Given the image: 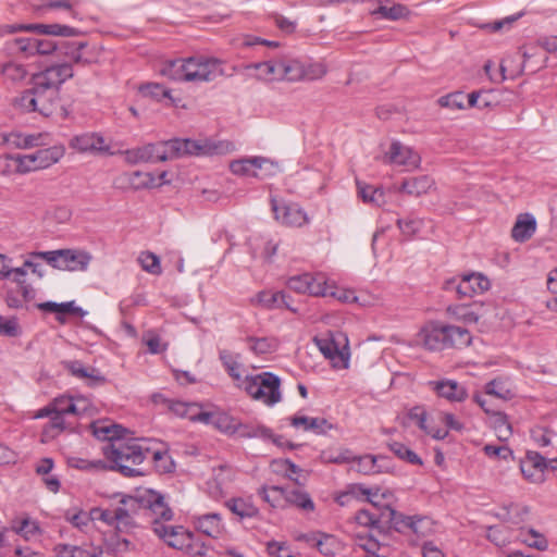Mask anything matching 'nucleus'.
Listing matches in <instances>:
<instances>
[{
  "label": "nucleus",
  "instance_id": "obj_59",
  "mask_svg": "<svg viewBox=\"0 0 557 557\" xmlns=\"http://www.w3.org/2000/svg\"><path fill=\"white\" fill-rule=\"evenodd\" d=\"M8 48L26 57L35 55V38L18 37L8 44Z\"/></svg>",
  "mask_w": 557,
  "mask_h": 557
},
{
  "label": "nucleus",
  "instance_id": "obj_51",
  "mask_svg": "<svg viewBox=\"0 0 557 557\" xmlns=\"http://www.w3.org/2000/svg\"><path fill=\"white\" fill-rule=\"evenodd\" d=\"M249 245L253 248V256H257L259 248L262 247V251L260 253L268 260L275 255L276 248L278 246L277 243L273 242L267 236L253 237L250 239Z\"/></svg>",
  "mask_w": 557,
  "mask_h": 557
},
{
  "label": "nucleus",
  "instance_id": "obj_1",
  "mask_svg": "<svg viewBox=\"0 0 557 557\" xmlns=\"http://www.w3.org/2000/svg\"><path fill=\"white\" fill-rule=\"evenodd\" d=\"M91 429L98 440L108 442L102 447V453L110 462V470L117 471L126 478L144 475L136 466L140 465L149 454L146 440L125 437V429L107 420L94 422Z\"/></svg>",
  "mask_w": 557,
  "mask_h": 557
},
{
  "label": "nucleus",
  "instance_id": "obj_47",
  "mask_svg": "<svg viewBox=\"0 0 557 557\" xmlns=\"http://www.w3.org/2000/svg\"><path fill=\"white\" fill-rule=\"evenodd\" d=\"M107 552L114 555H122L134 549V544L119 533L114 532L104 541Z\"/></svg>",
  "mask_w": 557,
  "mask_h": 557
},
{
  "label": "nucleus",
  "instance_id": "obj_11",
  "mask_svg": "<svg viewBox=\"0 0 557 557\" xmlns=\"http://www.w3.org/2000/svg\"><path fill=\"white\" fill-rule=\"evenodd\" d=\"M491 282L480 272L463 274L460 278H451L446 282L447 290H456L460 298L473 297L488 290Z\"/></svg>",
  "mask_w": 557,
  "mask_h": 557
},
{
  "label": "nucleus",
  "instance_id": "obj_27",
  "mask_svg": "<svg viewBox=\"0 0 557 557\" xmlns=\"http://www.w3.org/2000/svg\"><path fill=\"white\" fill-rule=\"evenodd\" d=\"M246 71L264 82L282 81L280 60H267L263 62L246 64Z\"/></svg>",
  "mask_w": 557,
  "mask_h": 557
},
{
  "label": "nucleus",
  "instance_id": "obj_64",
  "mask_svg": "<svg viewBox=\"0 0 557 557\" xmlns=\"http://www.w3.org/2000/svg\"><path fill=\"white\" fill-rule=\"evenodd\" d=\"M465 96L460 91L451 92L443 96L438 99V104L443 108H449L451 110L465 109Z\"/></svg>",
  "mask_w": 557,
  "mask_h": 557
},
{
  "label": "nucleus",
  "instance_id": "obj_57",
  "mask_svg": "<svg viewBox=\"0 0 557 557\" xmlns=\"http://www.w3.org/2000/svg\"><path fill=\"white\" fill-rule=\"evenodd\" d=\"M1 74L5 79H9L13 83H17L26 78L27 70L23 64L8 62L2 65Z\"/></svg>",
  "mask_w": 557,
  "mask_h": 557
},
{
  "label": "nucleus",
  "instance_id": "obj_62",
  "mask_svg": "<svg viewBox=\"0 0 557 557\" xmlns=\"http://www.w3.org/2000/svg\"><path fill=\"white\" fill-rule=\"evenodd\" d=\"M139 90L144 97H149L156 100L170 98V90L157 83L146 84L141 86Z\"/></svg>",
  "mask_w": 557,
  "mask_h": 557
},
{
  "label": "nucleus",
  "instance_id": "obj_22",
  "mask_svg": "<svg viewBox=\"0 0 557 557\" xmlns=\"http://www.w3.org/2000/svg\"><path fill=\"white\" fill-rule=\"evenodd\" d=\"M246 437H259L262 438L263 441H270L283 451L294 450L300 446L299 444L290 442L283 435L273 433L271 429L261 424H258L256 426L246 425Z\"/></svg>",
  "mask_w": 557,
  "mask_h": 557
},
{
  "label": "nucleus",
  "instance_id": "obj_7",
  "mask_svg": "<svg viewBox=\"0 0 557 557\" xmlns=\"http://www.w3.org/2000/svg\"><path fill=\"white\" fill-rule=\"evenodd\" d=\"M282 81H315L326 74V67L320 62H310L297 58L280 59Z\"/></svg>",
  "mask_w": 557,
  "mask_h": 557
},
{
  "label": "nucleus",
  "instance_id": "obj_9",
  "mask_svg": "<svg viewBox=\"0 0 557 557\" xmlns=\"http://www.w3.org/2000/svg\"><path fill=\"white\" fill-rule=\"evenodd\" d=\"M73 77V69L67 62L55 63L46 70L32 76V90L38 91H60L61 85Z\"/></svg>",
  "mask_w": 557,
  "mask_h": 557
},
{
  "label": "nucleus",
  "instance_id": "obj_8",
  "mask_svg": "<svg viewBox=\"0 0 557 557\" xmlns=\"http://www.w3.org/2000/svg\"><path fill=\"white\" fill-rule=\"evenodd\" d=\"M34 256L42 258L51 267L62 271H85L91 260L88 252L74 249L40 251Z\"/></svg>",
  "mask_w": 557,
  "mask_h": 557
},
{
  "label": "nucleus",
  "instance_id": "obj_12",
  "mask_svg": "<svg viewBox=\"0 0 557 557\" xmlns=\"http://www.w3.org/2000/svg\"><path fill=\"white\" fill-rule=\"evenodd\" d=\"M64 146L55 145L36 150L29 154H21L24 174L50 168L58 163L64 157Z\"/></svg>",
  "mask_w": 557,
  "mask_h": 557
},
{
  "label": "nucleus",
  "instance_id": "obj_48",
  "mask_svg": "<svg viewBox=\"0 0 557 557\" xmlns=\"http://www.w3.org/2000/svg\"><path fill=\"white\" fill-rule=\"evenodd\" d=\"M21 154L0 156V175L11 176L14 174H24Z\"/></svg>",
  "mask_w": 557,
  "mask_h": 557
},
{
  "label": "nucleus",
  "instance_id": "obj_29",
  "mask_svg": "<svg viewBox=\"0 0 557 557\" xmlns=\"http://www.w3.org/2000/svg\"><path fill=\"white\" fill-rule=\"evenodd\" d=\"M536 232V219L531 213H521L511 230V237L517 243H524Z\"/></svg>",
  "mask_w": 557,
  "mask_h": 557
},
{
  "label": "nucleus",
  "instance_id": "obj_58",
  "mask_svg": "<svg viewBox=\"0 0 557 557\" xmlns=\"http://www.w3.org/2000/svg\"><path fill=\"white\" fill-rule=\"evenodd\" d=\"M239 358V355L234 356L228 350H222L220 352V359L223 362V366L227 370L228 374L237 382V385L240 386V373H239V364L236 359Z\"/></svg>",
  "mask_w": 557,
  "mask_h": 557
},
{
  "label": "nucleus",
  "instance_id": "obj_32",
  "mask_svg": "<svg viewBox=\"0 0 557 557\" xmlns=\"http://www.w3.org/2000/svg\"><path fill=\"white\" fill-rule=\"evenodd\" d=\"M285 506H293L302 512H313L314 502L310 494L301 488H287L285 493Z\"/></svg>",
  "mask_w": 557,
  "mask_h": 557
},
{
  "label": "nucleus",
  "instance_id": "obj_4",
  "mask_svg": "<svg viewBox=\"0 0 557 557\" xmlns=\"http://www.w3.org/2000/svg\"><path fill=\"white\" fill-rule=\"evenodd\" d=\"M418 338L426 349L433 351L447 348L460 349L468 347L472 342V336L467 329L438 321L425 324L419 332Z\"/></svg>",
  "mask_w": 557,
  "mask_h": 557
},
{
  "label": "nucleus",
  "instance_id": "obj_10",
  "mask_svg": "<svg viewBox=\"0 0 557 557\" xmlns=\"http://www.w3.org/2000/svg\"><path fill=\"white\" fill-rule=\"evenodd\" d=\"M270 203L274 219L286 227L299 228L310 223L306 210L296 202L276 199L271 196Z\"/></svg>",
  "mask_w": 557,
  "mask_h": 557
},
{
  "label": "nucleus",
  "instance_id": "obj_20",
  "mask_svg": "<svg viewBox=\"0 0 557 557\" xmlns=\"http://www.w3.org/2000/svg\"><path fill=\"white\" fill-rule=\"evenodd\" d=\"M388 162L393 165L404 166L407 170L417 169L420 165L421 158L411 147L403 145L399 141H393L386 153Z\"/></svg>",
  "mask_w": 557,
  "mask_h": 557
},
{
  "label": "nucleus",
  "instance_id": "obj_16",
  "mask_svg": "<svg viewBox=\"0 0 557 557\" xmlns=\"http://www.w3.org/2000/svg\"><path fill=\"white\" fill-rule=\"evenodd\" d=\"M115 530L126 531L135 525L134 517L140 510L138 497L122 496L116 504H112Z\"/></svg>",
  "mask_w": 557,
  "mask_h": 557
},
{
  "label": "nucleus",
  "instance_id": "obj_26",
  "mask_svg": "<svg viewBox=\"0 0 557 557\" xmlns=\"http://www.w3.org/2000/svg\"><path fill=\"white\" fill-rule=\"evenodd\" d=\"M447 312L458 321L466 324H473L485 315V307L481 302L454 305L447 308Z\"/></svg>",
  "mask_w": 557,
  "mask_h": 557
},
{
  "label": "nucleus",
  "instance_id": "obj_33",
  "mask_svg": "<svg viewBox=\"0 0 557 557\" xmlns=\"http://www.w3.org/2000/svg\"><path fill=\"white\" fill-rule=\"evenodd\" d=\"M529 513L530 508L528 506L510 503L508 505H504L500 511L495 516L504 522L517 525L523 523L528 519Z\"/></svg>",
  "mask_w": 557,
  "mask_h": 557
},
{
  "label": "nucleus",
  "instance_id": "obj_31",
  "mask_svg": "<svg viewBox=\"0 0 557 557\" xmlns=\"http://www.w3.org/2000/svg\"><path fill=\"white\" fill-rule=\"evenodd\" d=\"M50 421L42 429V441L48 442L55 438L64 431L74 430V422L69 417L52 413L47 416Z\"/></svg>",
  "mask_w": 557,
  "mask_h": 557
},
{
  "label": "nucleus",
  "instance_id": "obj_38",
  "mask_svg": "<svg viewBox=\"0 0 557 557\" xmlns=\"http://www.w3.org/2000/svg\"><path fill=\"white\" fill-rule=\"evenodd\" d=\"M122 178L135 190L159 187L156 176L150 172L125 173Z\"/></svg>",
  "mask_w": 557,
  "mask_h": 557
},
{
  "label": "nucleus",
  "instance_id": "obj_63",
  "mask_svg": "<svg viewBox=\"0 0 557 557\" xmlns=\"http://www.w3.org/2000/svg\"><path fill=\"white\" fill-rule=\"evenodd\" d=\"M267 550L272 557H299L286 542L271 541L267 545Z\"/></svg>",
  "mask_w": 557,
  "mask_h": 557
},
{
  "label": "nucleus",
  "instance_id": "obj_41",
  "mask_svg": "<svg viewBox=\"0 0 557 557\" xmlns=\"http://www.w3.org/2000/svg\"><path fill=\"white\" fill-rule=\"evenodd\" d=\"M198 530L211 537H219L223 531L221 518L218 513H207L197 519Z\"/></svg>",
  "mask_w": 557,
  "mask_h": 557
},
{
  "label": "nucleus",
  "instance_id": "obj_60",
  "mask_svg": "<svg viewBox=\"0 0 557 557\" xmlns=\"http://www.w3.org/2000/svg\"><path fill=\"white\" fill-rule=\"evenodd\" d=\"M55 313H57V320L60 323L64 324L65 323V318H64L65 313L76 314V315H79L81 318H83L87 314V311H85L81 307H77L75 305V301L72 300V301H66V302H61V304L57 302Z\"/></svg>",
  "mask_w": 557,
  "mask_h": 557
},
{
  "label": "nucleus",
  "instance_id": "obj_34",
  "mask_svg": "<svg viewBox=\"0 0 557 557\" xmlns=\"http://www.w3.org/2000/svg\"><path fill=\"white\" fill-rule=\"evenodd\" d=\"M76 410L72 405V397L61 396L53 401H51L48 406L39 409L35 418H45L46 416H51L52 413L61 414L65 417H72V411Z\"/></svg>",
  "mask_w": 557,
  "mask_h": 557
},
{
  "label": "nucleus",
  "instance_id": "obj_46",
  "mask_svg": "<svg viewBox=\"0 0 557 557\" xmlns=\"http://www.w3.org/2000/svg\"><path fill=\"white\" fill-rule=\"evenodd\" d=\"M201 422L205 424H212L218 430L228 434L234 433L239 425V422L236 421L234 418H231L225 413L215 414L213 412H209V419L207 421Z\"/></svg>",
  "mask_w": 557,
  "mask_h": 557
},
{
  "label": "nucleus",
  "instance_id": "obj_2",
  "mask_svg": "<svg viewBox=\"0 0 557 557\" xmlns=\"http://www.w3.org/2000/svg\"><path fill=\"white\" fill-rule=\"evenodd\" d=\"M231 149L232 145L227 141H213L208 138L172 139L127 149L123 154L127 163L137 164L163 162L183 156L208 157L223 154Z\"/></svg>",
  "mask_w": 557,
  "mask_h": 557
},
{
  "label": "nucleus",
  "instance_id": "obj_43",
  "mask_svg": "<svg viewBox=\"0 0 557 557\" xmlns=\"http://www.w3.org/2000/svg\"><path fill=\"white\" fill-rule=\"evenodd\" d=\"M373 15L388 21H398L407 18L410 14L409 9L400 3L392 5L381 4L373 12Z\"/></svg>",
  "mask_w": 557,
  "mask_h": 557
},
{
  "label": "nucleus",
  "instance_id": "obj_24",
  "mask_svg": "<svg viewBox=\"0 0 557 557\" xmlns=\"http://www.w3.org/2000/svg\"><path fill=\"white\" fill-rule=\"evenodd\" d=\"M278 172L276 163L264 157L246 158V178L267 180Z\"/></svg>",
  "mask_w": 557,
  "mask_h": 557
},
{
  "label": "nucleus",
  "instance_id": "obj_56",
  "mask_svg": "<svg viewBox=\"0 0 557 557\" xmlns=\"http://www.w3.org/2000/svg\"><path fill=\"white\" fill-rule=\"evenodd\" d=\"M344 491L351 500H372V496L379 495V488H369L362 484H349Z\"/></svg>",
  "mask_w": 557,
  "mask_h": 557
},
{
  "label": "nucleus",
  "instance_id": "obj_28",
  "mask_svg": "<svg viewBox=\"0 0 557 557\" xmlns=\"http://www.w3.org/2000/svg\"><path fill=\"white\" fill-rule=\"evenodd\" d=\"M65 369L75 377L85 380L91 387L103 385L107 382L104 375L94 367H85L81 361H69Z\"/></svg>",
  "mask_w": 557,
  "mask_h": 557
},
{
  "label": "nucleus",
  "instance_id": "obj_45",
  "mask_svg": "<svg viewBox=\"0 0 557 557\" xmlns=\"http://www.w3.org/2000/svg\"><path fill=\"white\" fill-rule=\"evenodd\" d=\"M358 195L366 203L382 206L384 203V191L381 188L357 181Z\"/></svg>",
  "mask_w": 557,
  "mask_h": 557
},
{
  "label": "nucleus",
  "instance_id": "obj_53",
  "mask_svg": "<svg viewBox=\"0 0 557 557\" xmlns=\"http://www.w3.org/2000/svg\"><path fill=\"white\" fill-rule=\"evenodd\" d=\"M285 487L281 486H270L264 487L260 491V495L262 498L269 503L272 507L276 508H284L285 507Z\"/></svg>",
  "mask_w": 557,
  "mask_h": 557
},
{
  "label": "nucleus",
  "instance_id": "obj_15",
  "mask_svg": "<svg viewBox=\"0 0 557 557\" xmlns=\"http://www.w3.org/2000/svg\"><path fill=\"white\" fill-rule=\"evenodd\" d=\"M140 509L146 510L147 515L151 519V525L153 527L154 521L162 523L172 520L173 511L164 502V496L156 491L148 490L139 497Z\"/></svg>",
  "mask_w": 557,
  "mask_h": 557
},
{
  "label": "nucleus",
  "instance_id": "obj_39",
  "mask_svg": "<svg viewBox=\"0 0 557 557\" xmlns=\"http://www.w3.org/2000/svg\"><path fill=\"white\" fill-rule=\"evenodd\" d=\"M383 461H385L384 457L368 454L354 458V467L362 474H376L384 471V467L381 465Z\"/></svg>",
  "mask_w": 557,
  "mask_h": 557
},
{
  "label": "nucleus",
  "instance_id": "obj_54",
  "mask_svg": "<svg viewBox=\"0 0 557 557\" xmlns=\"http://www.w3.org/2000/svg\"><path fill=\"white\" fill-rule=\"evenodd\" d=\"M493 426L497 433V437L500 441H507L512 435V428L506 413L495 411L492 414Z\"/></svg>",
  "mask_w": 557,
  "mask_h": 557
},
{
  "label": "nucleus",
  "instance_id": "obj_61",
  "mask_svg": "<svg viewBox=\"0 0 557 557\" xmlns=\"http://www.w3.org/2000/svg\"><path fill=\"white\" fill-rule=\"evenodd\" d=\"M53 550L55 557H89V552L76 545L58 544Z\"/></svg>",
  "mask_w": 557,
  "mask_h": 557
},
{
  "label": "nucleus",
  "instance_id": "obj_30",
  "mask_svg": "<svg viewBox=\"0 0 557 557\" xmlns=\"http://www.w3.org/2000/svg\"><path fill=\"white\" fill-rule=\"evenodd\" d=\"M169 408L176 416L189 419L190 421L200 422L209 419V411H205L201 405L197 403L175 400L170 404Z\"/></svg>",
  "mask_w": 557,
  "mask_h": 557
},
{
  "label": "nucleus",
  "instance_id": "obj_17",
  "mask_svg": "<svg viewBox=\"0 0 557 557\" xmlns=\"http://www.w3.org/2000/svg\"><path fill=\"white\" fill-rule=\"evenodd\" d=\"M290 426L304 432H311L315 435H326L330 431L336 429V425L323 417H308L301 412L286 418Z\"/></svg>",
  "mask_w": 557,
  "mask_h": 557
},
{
  "label": "nucleus",
  "instance_id": "obj_37",
  "mask_svg": "<svg viewBox=\"0 0 557 557\" xmlns=\"http://www.w3.org/2000/svg\"><path fill=\"white\" fill-rule=\"evenodd\" d=\"M529 468H533L536 472H543L547 468V459L537 451L529 450L521 463L523 476L531 482H536V474L529 473Z\"/></svg>",
  "mask_w": 557,
  "mask_h": 557
},
{
  "label": "nucleus",
  "instance_id": "obj_3",
  "mask_svg": "<svg viewBox=\"0 0 557 557\" xmlns=\"http://www.w3.org/2000/svg\"><path fill=\"white\" fill-rule=\"evenodd\" d=\"M161 74L178 82L208 83L223 75L220 60L205 55H193L166 62Z\"/></svg>",
  "mask_w": 557,
  "mask_h": 557
},
{
  "label": "nucleus",
  "instance_id": "obj_18",
  "mask_svg": "<svg viewBox=\"0 0 557 557\" xmlns=\"http://www.w3.org/2000/svg\"><path fill=\"white\" fill-rule=\"evenodd\" d=\"M60 50L57 52V55L66 57V61L70 65L71 62L76 64H91L98 61L96 53L90 51H86L87 42L85 41H65L60 40L59 45Z\"/></svg>",
  "mask_w": 557,
  "mask_h": 557
},
{
  "label": "nucleus",
  "instance_id": "obj_36",
  "mask_svg": "<svg viewBox=\"0 0 557 557\" xmlns=\"http://www.w3.org/2000/svg\"><path fill=\"white\" fill-rule=\"evenodd\" d=\"M26 32H33L41 35L73 37L78 34L74 27L61 24H27Z\"/></svg>",
  "mask_w": 557,
  "mask_h": 557
},
{
  "label": "nucleus",
  "instance_id": "obj_44",
  "mask_svg": "<svg viewBox=\"0 0 557 557\" xmlns=\"http://www.w3.org/2000/svg\"><path fill=\"white\" fill-rule=\"evenodd\" d=\"M521 543L525 544L530 548H534L541 552L548 549V541L541 532L533 528H521L520 529Z\"/></svg>",
  "mask_w": 557,
  "mask_h": 557
},
{
  "label": "nucleus",
  "instance_id": "obj_6",
  "mask_svg": "<svg viewBox=\"0 0 557 557\" xmlns=\"http://www.w3.org/2000/svg\"><path fill=\"white\" fill-rule=\"evenodd\" d=\"M153 533L163 540L170 547L182 550L188 555H203L202 546H199L191 532L184 527L166 525L160 521L153 522Z\"/></svg>",
  "mask_w": 557,
  "mask_h": 557
},
{
  "label": "nucleus",
  "instance_id": "obj_5",
  "mask_svg": "<svg viewBox=\"0 0 557 557\" xmlns=\"http://www.w3.org/2000/svg\"><path fill=\"white\" fill-rule=\"evenodd\" d=\"M280 385L278 376L271 372L246 375V393L270 407L281 401Z\"/></svg>",
  "mask_w": 557,
  "mask_h": 557
},
{
  "label": "nucleus",
  "instance_id": "obj_42",
  "mask_svg": "<svg viewBox=\"0 0 557 557\" xmlns=\"http://www.w3.org/2000/svg\"><path fill=\"white\" fill-rule=\"evenodd\" d=\"M60 91H38L34 92L36 110L45 116H49L53 113V110L58 106Z\"/></svg>",
  "mask_w": 557,
  "mask_h": 557
},
{
  "label": "nucleus",
  "instance_id": "obj_49",
  "mask_svg": "<svg viewBox=\"0 0 557 557\" xmlns=\"http://www.w3.org/2000/svg\"><path fill=\"white\" fill-rule=\"evenodd\" d=\"M246 346H248L249 350L257 356H265L272 354L276 348L275 342L268 337L246 338Z\"/></svg>",
  "mask_w": 557,
  "mask_h": 557
},
{
  "label": "nucleus",
  "instance_id": "obj_55",
  "mask_svg": "<svg viewBox=\"0 0 557 557\" xmlns=\"http://www.w3.org/2000/svg\"><path fill=\"white\" fill-rule=\"evenodd\" d=\"M315 547L322 555L332 557L339 550L341 544L334 535L322 532Z\"/></svg>",
  "mask_w": 557,
  "mask_h": 557
},
{
  "label": "nucleus",
  "instance_id": "obj_40",
  "mask_svg": "<svg viewBox=\"0 0 557 557\" xmlns=\"http://www.w3.org/2000/svg\"><path fill=\"white\" fill-rule=\"evenodd\" d=\"M434 185V181L428 175H421L417 177H410L405 180L401 183V190L412 195L420 196L426 194L432 186Z\"/></svg>",
  "mask_w": 557,
  "mask_h": 557
},
{
  "label": "nucleus",
  "instance_id": "obj_50",
  "mask_svg": "<svg viewBox=\"0 0 557 557\" xmlns=\"http://www.w3.org/2000/svg\"><path fill=\"white\" fill-rule=\"evenodd\" d=\"M388 448L395 456L408 463L418 466L423 463L422 459L413 450L400 442H391Z\"/></svg>",
  "mask_w": 557,
  "mask_h": 557
},
{
  "label": "nucleus",
  "instance_id": "obj_23",
  "mask_svg": "<svg viewBox=\"0 0 557 557\" xmlns=\"http://www.w3.org/2000/svg\"><path fill=\"white\" fill-rule=\"evenodd\" d=\"M70 147L82 153H99L109 151V147L106 145L104 138L96 133H85L73 137L70 141Z\"/></svg>",
  "mask_w": 557,
  "mask_h": 557
},
{
  "label": "nucleus",
  "instance_id": "obj_21",
  "mask_svg": "<svg viewBox=\"0 0 557 557\" xmlns=\"http://www.w3.org/2000/svg\"><path fill=\"white\" fill-rule=\"evenodd\" d=\"M322 355L329 359L336 369H346L349 366V352L346 347L341 348L333 338L317 339Z\"/></svg>",
  "mask_w": 557,
  "mask_h": 557
},
{
  "label": "nucleus",
  "instance_id": "obj_13",
  "mask_svg": "<svg viewBox=\"0 0 557 557\" xmlns=\"http://www.w3.org/2000/svg\"><path fill=\"white\" fill-rule=\"evenodd\" d=\"M389 510L391 521L394 523L398 532H411L417 536H426L433 531V521L428 516H406L387 506Z\"/></svg>",
  "mask_w": 557,
  "mask_h": 557
},
{
  "label": "nucleus",
  "instance_id": "obj_35",
  "mask_svg": "<svg viewBox=\"0 0 557 557\" xmlns=\"http://www.w3.org/2000/svg\"><path fill=\"white\" fill-rule=\"evenodd\" d=\"M484 392L486 395H491L503 400H510L516 396V391L511 382L502 377L487 382L484 386Z\"/></svg>",
  "mask_w": 557,
  "mask_h": 557
},
{
  "label": "nucleus",
  "instance_id": "obj_19",
  "mask_svg": "<svg viewBox=\"0 0 557 557\" xmlns=\"http://www.w3.org/2000/svg\"><path fill=\"white\" fill-rule=\"evenodd\" d=\"M428 385L438 397L449 403H463L468 398L467 387L455 380L430 381Z\"/></svg>",
  "mask_w": 557,
  "mask_h": 557
},
{
  "label": "nucleus",
  "instance_id": "obj_25",
  "mask_svg": "<svg viewBox=\"0 0 557 557\" xmlns=\"http://www.w3.org/2000/svg\"><path fill=\"white\" fill-rule=\"evenodd\" d=\"M407 416L421 431L434 440H444L448 435L446 430L429 423L428 412L423 406L412 407Z\"/></svg>",
  "mask_w": 557,
  "mask_h": 557
},
{
  "label": "nucleus",
  "instance_id": "obj_52",
  "mask_svg": "<svg viewBox=\"0 0 557 557\" xmlns=\"http://www.w3.org/2000/svg\"><path fill=\"white\" fill-rule=\"evenodd\" d=\"M141 269L149 274L160 275L162 273L160 258L150 251H143L137 258Z\"/></svg>",
  "mask_w": 557,
  "mask_h": 557
},
{
  "label": "nucleus",
  "instance_id": "obj_14",
  "mask_svg": "<svg viewBox=\"0 0 557 557\" xmlns=\"http://www.w3.org/2000/svg\"><path fill=\"white\" fill-rule=\"evenodd\" d=\"M287 286L289 289L301 294H310L313 296L333 295L332 287L329 286L323 275H312L304 273L288 278Z\"/></svg>",
  "mask_w": 557,
  "mask_h": 557
}]
</instances>
